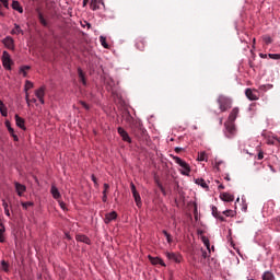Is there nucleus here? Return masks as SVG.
<instances>
[{
	"mask_svg": "<svg viewBox=\"0 0 280 280\" xmlns=\"http://www.w3.org/2000/svg\"><path fill=\"white\" fill-rule=\"evenodd\" d=\"M136 47L138 50L144 51V49H145L144 38H138L136 42Z\"/></svg>",
	"mask_w": 280,
	"mask_h": 280,
	"instance_id": "nucleus-23",
	"label": "nucleus"
},
{
	"mask_svg": "<svg viewBox=\"0 0 280 280\" xmlns=\"http://www.w3.org/2000/svg\"><path fill=\"white\" fill-rule=\"evenodd\" d=\"M266 56H267V55H262V54H260V58H266Z\"/></svg>",
	"mask_w": 280,
	"mask_h": 280,
	"instance_id": "nucleus-64",
	"label": "nucleus"
},
{
	"mask_svg": "<svg viewBox=\"0 0 280 280\" xmlns=\"http://www.w3.org/2000/svg\"><path fill=\"white\" fill-rule=\"evenodd\" d=\"M15 124L18 128H21V130H25V119L19 116V114L15 115Z\"/></svg>",
	"mask_w": 280,
	"mask_h": 280,
	"instance_id": "nucleus-17",
	"label": "nucleus"
},
{
	"mask_svg": "<svg viewBox=\"0 0 280 280\" xmlns=\"http://www.w3.org/2000/svg\"><path fill=\"white\" fill-rule=\"evenodd\" d=\"M78 72H79V78L82 82L83 85H86V80H85V77H84V72L81 68L78 69Z\"/></svg>",
	"mask_w": 280,
	"mask_h": 280,
	"instance_id": "nucleus-33",
	"label": "nucleus"
},
{
	"mask_svg": "<svg viewBox=\"0 0 280 280\" xmlns=\"http://www.w3.org/2000/svg\"><path fill=\"white\" fill-rule=\"evenodd\" d=\"M34 203L33 202H30V201H27V202H22V207H23V209H27L28 207H32Z\"/></svg>",
	"mask_w": 280,
	"mask_h": 280,
	"instance_id": "nucleus-43",
	"label": "nucleus"
},
{
	"mask_svg": "<svg viewBox=\"0 0 280 280\" xmlns=\"http://www.w3.org/2000/svg\"><path fill=\"white\" fill-rule=\"evenodd\" d=\"M38 20L42 26L49 27V16L38 13Z\"/></svg>",
	"mask_w": 280,
	"mask_h": 280,
	"instance_id": "nucleus-11",
	"label": "nucleus"
},
{
	"mask_svg": "<svg viewBox=\"0 0 280 280\" xmlns=\"http://www.w3.org/2000/svg\"><path fill=\"white\" fill-rule=\"evenodd\" d=\"M133 198L136 200V206L141 207L142 206L141 195L138 192V190L133 194Z\"/></svg>",
	"mask_w": 280,
	"mask_h": 280,
	"instance_id": "nucleus-30",
	"label": "nucleus"
},
{
	"mask_svg": "<svg viewBox=\"0 0 280 280\" xmlns=\"http://www.w3.org/2000/svg\"><path fill=\"white\" fill-rule=\"evenodd\" d=\"M2 66L7 71H12V58L10 57V52L4 50L2 52Z\"/></svg>",
	"mask_w": 280,
	"mask_h": 280,
	"instance_id": "nucleus-3",
	"label": "nucleus"
},
{
	"mask_svg": "<svg viewBox=\"0 0 280 280\" xmlns=\"http://www.w3.org/2000/svg\"><path fill=\"white\" fill-rule=\"evenodd\" d=\"M138 128H139L140 130H142L141 125H139ZM142 133H144V130H142Z\"/></svg>",
	"mask_w": 280,
	"mask_h": 280,
	"instance_id": "nucleus-63",
	"label": "nucleus"
},
{
	"mask_svg": "<svg viewBox=\"0 0 280 280\" xmlns=\"http://www.w3.org/2000/svg\"><path fill=\"white\" fill-rule=\"evenodd\" d=\"M0 229H5V224H3V221L0 219Z\"/></svg>",
	"mask_w": 280,
	"mask_h": 280,
	"instance_id": "nucleus-57",
	"label": "nucleus"
},
{
	"mask_svg": "<svg viewBox=\"0 0 280 280\" xmlns=\"http://www.w3.org/2000/svg\"><path fill=\"white\" fill-rule=\"evenodd\" d=\"M173 161L175 162V164L182 167V171H180L182 175L189 176L191 172V167L188 165L187 162L183 161V159L178 156H173Z\"/></svg>",
	"mask_w": 280,
	"mask_h": 280,
	"instance_id": "nucleus-2",
	"label": "nucleus"
},
{
	"mask_svg": "<svg viewBox=\"0 0 280 280\" xmlns=\"http://www.w3.org/2000/svg\"><path fill=\"white\" fill-rule=\"evenodd\" d=\"M245 94L250 102L259 100L258 92L255 90L253 91L250 88L246 89Z\"/></svg>",
	"mask_w": 280,
	"mask_h": 280,
	"instance_id": "nucleus-5",
	"label": "nucleus"
},
{
	"mask_svg": "<svg viewBox=\"0 0 280 280\" xmlns=\"http://www.w3.org/2000/svg\"><path fill=\"white\" fill-rule=\"evenodd\" d=\"M269 58L275 59V60H279L280 59V54L269 52Z\"/></svg>",
	"mask_w": 280,
	"mask_h": 280,
	"instance_id": "nucleus-40",
	"label": "nucleus"
},
{
	"mask_svg": "<svg viewBox=\"0 0 280 280\" xmlns=\"http://www.w3.org/2000/svg\"><path fill=\"white\" fill-rule=\"evenodd\" d=\"M219 125H223V118H219Z\"/></svg>",
	"mask_w": 280,
	"mask_h": 280,
	"instance_id": "nucleus-60",
	"label": "nucleus"
},
{
	"mask_svg": "<svg viewBox=\"0 0 280 280\" xmlns=\"http://www.w3.org/2000/svg\"><path fill=\"white\" fill-rule=\"evenodd\" d=\"M28 69H30V66H22L19 71L20 75H23V78H27Z\"/></svg>",
	"mask_w": 280,
	"mask_h": 280,
	"instance_id": "nucleus-31",
	"label": "nucleus"
},
{
	"mask_svg": "<svg viewBox=\"0 0 280 280\" xmlns=\"http://www.w3.org/2000/svg\"><path fill=\"white\" fill-rule=\"evenodd\" d=\"M182 151H183L182 148H175V152H176V153H179V152H182Z\"/></svg>",
	"mask_w": 280,
	"mask_h": 280,
	"instance_id": "nucleus-58",
	"label": "nucleus"
},
{
	"mask_svg": "<svg viewBox=\"0 0 280 280\" xmlns=\"http://www.w3.org/2000/svg\"><path fill=\"white\" fill-rule=\"evenodd\" d=\"M198 160L199 161H207L208 160V154L206 152L199 153Z\"/></svg>",
	"mask_w": 280,
	"mask_h": 280,
	"instance_id": "nucleus-38",
	"label": "nucleus"
},
{
	"mask_svg": "<svg viewBox=\"0 0 280 280\" xmlns=\"http://www.w3.org/2000/svg\"><path fill=\"white\" fill-rule=\"evenodd\" d=\"M89 1L90 0H83V7H86Z\"/></svg>",
	"mask_w": 280,
	"mask_h": 280,
	"instance_id": "nucleus-59",
	"label": "nucleus"
},
{
	"mask_svg": "<svg viewBox=\"0 0 280 280\" xmlns=\"http://www.w3.org/2000/svg\"><path fill=\"white\" fill-rule=\"evenodd\" d=\"M32 86H34V84L32 83V82H30V81H26V83H25V91L27 92V91H30V89H32ZM26 104L28 105V106H31V103H30V95L26 93Z\"/></svg>",
	"mask_w": 280,
	"mask_h": 280,
	"instance_id": "nucleus-26",
	"label": "nucleus"
},
{
	"mask_svg": "<svg viewBox=\"0 0 280 280\" xmlns=\"http://www.w3.org/2000/svg\"><path fill=\"white\" fill-rule=\"evenodd\" d=\"M220 198L221 200L225 201V202H232L235 200L234 195L229 194V192H222L220 194Z\"/></svg>",
	"mask_w": 280,
	"mask_h": 280,
	"instance_id": "nucleus-13",
	"label": "nucleus"
},
{
	"mask_svg": "<svg viewBox=\"0 0 280 280\" xmlns=\"http://www.w3.org/2000/svg\"><path fill=\"white\" fill-rule=\"evenodd\" d=\"M202 242H203V244L206 245V248H207L209 252H211L209 238L206 237V236H202Z\"/></svg>",
	"mask_w": 280,
	"mask_h": 280,
	"instance_id": "nucleus-37",
	"label": "nucleus"
},
{
	"mask_svg": "<svg viewBox=\"0 0 280 280\" xmlns=\"http://www.w3.org/2000/svg\"><path fill=\"white\" fill-rule=\"evenodd\" d=\"M149 260L152 265H162V267H166L165 261L161 259V257L149 256Z\"/></svg>",
	"mask_w": 280,
	"mask_h": 280,
	"instance_id": "nucleus-14",
	"label": "nucleus"
},
{
	"mask_svg": "<svg viewBox=\"0 0 280 280\" xmlns=\"http://www.w3.org/2000/svg\"><path fill=\"white\" fill-rule=\"evenodd\" d=\"M81 26H82V27L91 28V24L88 23V21H83V23H81Z\"/></svg>",
	"mask_w": 280,
	"mask_h": 280,
	"instance_id": "nucleus-48",
	"label": "nucleus"
},
{
	"mask_svg": "<svg viewBox=\"0 0 280 280\" xmlns=\"http://www.w3.org/2000/svg\"><path fill=\"white\" fill-rule=\"evenodd\" d=\"M0 3H2L3 8L10 10V3L8 2V0H0Z\"/></svg>",
	"mask_w": 280,
	"mask_h": 280,
	"instance_id": "nucleus-41",
	"label": "nucleus"
},
{
	"mask_svg": "<svg viewBox=\"0 0 280 280\" xmlns=\"http://www.w3.org/2000/svg\"><path fill=\"white\" fill-rule=\"evenodd\" d=\"M11 8L19 12L20 14H23V7H21V3L16 0L12 1Z\"/></svg>",
	"mask_w": 280,
	"mask_h": 280,
	"instance_id": "nucleus-21",
	"label": "nucleus"
},
{
	"mask_svg": "<svg viewBox=\"0 0 280 280\" xmlns=\"http://www.w3.org/2000/svg\"><path fill=\"white\" fill-rule=\"evenodd\" d=\"M2 44L7 49H10L11 51H14V38L12 36H7L2 39Z\"/></svg>",
	"mask_w": 280,
	"mask_h": 280,
	"instance_id": "nucleus-4",
	"label": "nucleus"
},
{
	"mask_svg": "<svg viewBox=\"0 0 280 280\" xmlns=\"http://www.w3.org/2000/svg\"><path fill=\"white\" fill-rule=\"evenodd\" d=\"M159 188L161 189V191H162L163 194H165V188H164V186H163L162 184H159Z\"/></svg>",
	"mask_w": 280,
	"mask_h": 280,
	"instance_id": "nucleus-55",
	"label": "nucleus"
},
{
	"mask_svg": "<svg viewBox=\"0 0 280 280\" xmlns=\"http://www.w3.org/2000/svg\"><path fill=\"white\" fill-rule=\"evenodd\" d=\"M162 233L166 237L167 243L172 244V242H173L172 234L167 233L166 230H163Z\"/></svg>",
	"mask_w": 280,
	"mask_h": 280,
	"instance_id": "nucleus-34",
	"label": "nucleus"
},
{
	"mask_svg": "<svg viewBox=\"0 0 280 280\" xmlns=\"http://www.w3.org/2000/svg\"><path fill=\"white\" fill-rule=\"evenodd\" d=\"M80 105L85 108V110H90V105L84 103V101H80Z\"/></svg>",
	"mask_w": 280,
	"mask_h": 280,
	"instance_id": "nucleus-46",
	"label": "nucleus"
},
{
	"mask_svg": "<svg viewBox=\"0 0 280 280\" xmlns=\"http://www.w3.org/2000/svg\"><path fill=\"white\" fill-rule=\"evenodd\" d=\"M2 207L4 209V213H5L7 218H10V208H9L8 201H5V199L2 200Z\"/></svg>",
	"mask_w": 280,
	"mask_h": 280,
	"instance_id": "nucleus-32",
	"label": "nucleus"
},
{
	"mask_svg": "<svg viewBox=\"0 0 280 280\" xmlns=\"http://www.w3.org/2000/svg\"><path fill=\"white\" fill-rule=\"evenodd\" d=\"M77 241L82 242L83 244H86V245H91V238H89L84 234H78L77 235Z\"/></svg>",
	"mask_w": 280,
	"mask_h": 280,
	"instance_id": "nucleus-20",
	"label": "nucleus"
},
{
	"mask_svg": "<svg viewBox=\"0 0 280 280\" xmlns=\"http://www.w3.org/2000/svg\"><path fill=\"white\" fill-rule=\"evenodd\" d=\"M264 158H265V153L262 152V150H259V153L257 155V160L261 161V160H264Z\"/></svg>",
	"mask_w": 280,
	"mask_h": 280,
	"instance_id": "nucleus-45",
	"label": "nucleus"
},
{
	"mask_svg": "<svg viewBox=\"0 0 280 280\" xmlns=\"http://www.w3.org/2000/svg\"><path fill=\"white\" fill-rule=\"evenodd\" d=\"M130 188H131V194H132V196H133V194H136V191H137V188H136L133 182H131Z\"/></svg>",
	"mask_w": 280,
	"mask_h": 280,
	"instance_id": "nucleus-47",
	"label": "nucleus"
},
{
	"mask_svg": "<svg viewBox=\"0 0 280 280\" xmlns=\"http://www.w3.org/2000/svg\"><path fill=\"white\" fill-rule=\"evenodd\" d=\"M4 126L9 130L11 137H13V140L19 141V136H16V133H14V128H12V125L10 124V120H5Z\"/></svg>",
	"mask_w": 280,
	"mask_h": 280,
	"instance_id": "nucleus-10",
	"label": "nucleus"
},
{
	"mask_svg": "<svg viewBox=\"0 0 280 280\" xmlns=\"http://www.w3.org/2000/svg\"><path fill=\"white\" fill-rule=\"evenodd\" d=\"M195 183L197 185H200L203 189H209V185L202 177H198L197 179H195Z\"/></svg>",
	"mask_w": 280,
	"mask_h": 280,
	"instance_id": "nucleus-25",
	"label": "nucleus"
},
{
	"mask_svg": "<svg viewBox=\"0 0 280 280\" xmlns=\"http://www.w3.org/2000/svg\"><path fill=\"white\" fill-rule=\"evenodd\" d=\"M109 188H110V186L108 184H104V191H105V194H107Z\"/></svg>",
	"mask_w": 280,
	"mask_h": 280,
	"instance_id": "nucleus-51",
	"label": "nucleus"
},
{
	"mask_svg": "<svg viewBox=\"0 0 280 280\" xmlns=\"http://www.w3.org/2000/svg\"><path fill=\"white\" fill-rule=\"evenodd\" d=\"M262 280H276V277L272 272H269V270H267L262 273Z\"/></svg>",
	"mask_w": 280,
	"mask_h": 280,
	"instance_id": "nucleus-28",
	"label": "nucleus"
},
{
	"mask_svg": "<svg viewBox=\"0 0 280 280\" xmlns=\"http://www.w3.org/2000/svg\"><path fill=\"white\" fill-rule=\"evenodd\" d=\"M116 219H117L116 211L108 212V214L105 215V223L108 224V223L113 222V220H116Z\"/></svg>",
	"mask_w": 280,
	"mask_h": 280,
	"instance_id": "nucleus-18",
	"label": "nucleus"
},
{
	"mask_svg": "<svg viewBox=\"0 0 280 280\" xmlns=\"http://www.w3.org/2000/svg\"><path fill=\"white\" fill-rule=\"evenodd\" d=\"M12 35L19 36V34H23V30L19 24H14L13 30L11 31Z\"/></svg>",
	"mask_w": 280,
	"mask_h": 280,
	"instance_id": "nucleus-27",
	"label": "nucleus"
},
{
	"mask_svg": "<svg viewBox=\"0 0 280 280\" xmlns=\"http://www.w3.org/2000/svg\"><path fill=\"white\" fill-rule=\"evenodd\" d=\"M100 42H101L102 46L105 47V49H108L109 46H108L106 37L101 36Z\"/></svg>",
	"mask_w": 280,
	"mask_h": 280,
	"instance_id": "nucleus-36",
	"label": "nucleus"
},
{
	"mask_svg": "<svg viewBox=\"0 0 280 280\" xmlns=\"http://www.w3.org/2000/svg\"><path fill=\"white\" fill-rule=\"evenodd\" d=\"M238 113H240V108L238 107H235V108L232 109V112L230 113V117H229L231 122L235 124V120L238 117Z\"/></svg>",
	"mask_w": 280,
	"mask_h": 280,
	"instance_id": "nucleus-16",
	"label": "nucleus"
},
{
	"mask_svg": "<svg viewBox=\"0 0 280 280\" xmlns=\"http://www.w3.org/2000/svg\"><path fill=\"white\" fill-rule=\"evenodd\" d=\"M25 189H26L25 185L20 184L19 182H15V191L18 196L20 197L23 196V194H25Z\"/></svg>",
	"mask_w": 280,
	"mask_h": 280,
	"instance_id": "nucleus-15",
	"label": "nucleus"
},
{
	"mask_svg": "<svg viewBox=\"0 0 280 280\" xmlns=\"http://www.w3.org/2000/svg\"><path fill=\"white\" fill-rule=\"evenodd\" d=\"M58 203H59V206L61 207L62 210H66L65 201H61V199H59Z\"/></svg>",
	"mask_w": 280,
	"mask_h": 280,
	"instance_id": "nucleus-49",
	"label": "nucleus"
},
{
	"mask_svg": "<svg viewBox=\"0 0 280 280\" xmlns=\"http://www.w3.org/2000/svg\"><path fill=\"white\" fill-rule=\"evenodd\" d=\"M262 40L266 43V45H270V43H272V39H271L270 36H265V37L262 38Z\"/></svg>",
	"mask_w": 280,
	"mask_h": 280,
	"instance_id": "nucleus-42",
	"label": "nucleus"
},
{
	"mask_svg": "<svg viewBox=\"0 0 280 280\" xmlns=\"http://www.w3.org/2000/svg\"><path fill=\"white\" fill-rule=\"evenodd\" d=\"M212 215L213 218L219 219L221 222H225V217L219 214L218 207L215 206H212Z\"/></svg>",
	"mask_w": 280,
	"mask_h": 280,
	"instance_id": "nucleus-22",
	"label": "nucleus"
},
{
	"mask_svg": "<svg viewBox=\"0 0 280 280\" xmlns=\"http://www.w3.org/2000/svg\"><path fill=\"white\" fill-rule=\"evenodd\" d=\"M225 188V186L224 185H219V189H224Z\"/></svg>",
	"mask_w": 280,
	"mask_h": 280,
	"instance_id": "nucleus-61",
	"label": "nucleus"
},
{
	"mask_svg": "<svg viewBox=\"0 0 280 280\" xmlns=\"http://www.w3.org/2000/svg\"><path fill=\"white\" fill-rule=\"evenodd\" d=\"M267 143L278 147V144L280 143V140L278 139V137H269L267 139Z\"/></svg>",
	"mask_w": 280,
	"mask_h": 280,
	"instance_id": "nucleus-29",
	"label": "nucleus"
},
{
	"mask_svg": "<svg viewBox=\"0 0 280 280\" xmlns=\"http://www.w3.org/2000/svg\"><path fill=\"white\" fill-rule=\"evenodd\" d=\"M90 7L93 11H96L102 9V7H105V4L103 0H92Z\"/></svg>",
	"mask_w": 280,
	"mask_h": 280,
	"instance_id": "nucleus-8",
	"label": "nucleus"
},
{
	"mask_svg": "<svg viewBox=\"0 0 280 280\" xmlns=\"http://www.w3.org/2000/svg\"><path fill=\"white\" fill-rule=\"evenodd\" d=\"M1 266H2V269L4 270V272H8V262H5V260L1 261Z\"/></svg>",
	"mask_w": 280,
	"mask_h": 280,
	"instance_id": "nucleus-44",
	"label": "nucleus"
},
{
	"mask_svg": "<svg viewBox=\"0 0 280 280\" xmlns=\"http://www.w3.org/2000/svg\"><path fill=\"white\" fill-rule=\"evenodd\" d=\"M0 115L2 117H8V107L3 104V101L0 100Z\"/></svg>",
	"mask_w": 280,
	"mask_h": 280,
	"instance_id": "nucleus-24",
	"label": "nucleus"
},
{
	"mask_svg": "<svg viewBox=\"0 0 280 280\" xmlns=\"http://www.w3.org/2000/svg\"><path fill=\"white\" fill-rule=\"evenodd\" d=\"M223 214L226 215V218H233L235 212L233 210H225L223 211Z\"/></svg>",
	"mask_w": 280,
	"mask_h": 280,
	"instance_id": "nucleus-39",
	"label": "nucleus"
},
{
	"mask_svg": "<svg viewBox=\"0 0 280 280\" xmlns=\"http://www.w3.org/2000/svg\"><path fill=\"white\" fill-rule=\"evenodd\" d=\"M118 135L121 136L124 142L131 143V137L128 135V131H126L125 128L118 127Z\"/></svg>",
	"mask_w": 280,
	"mask_h": 280,
	"instance_id": "nucleus-6",
	"label": "nucleus"
},
{
	"mask_svg": "<svg viewBox=\"0 0 280 280\" xmlns=\"http://www.w3.org/2000/svg\"><path fill=\"white\" fill-rule=\"evenodd\" d=\"M224 179L231 180V177H230L229 175H226V176L224 177Z\"/></svg>",
	"mask_w": 280,
	"mask_h": 280,
	"instance_id": "nucleus-62",
	"label": "nucleus"
},
{
	"mask_svg": "<svg viewBox=\"0 0 280 280\" xmlns=\"http://www.w3.org/2000/svg\"><path fill=\"white\" fill-rule=\"evenodd\" d=\"M165 256L167 259L173 260L174 262H182V256L177 255V253H171V252H166Z\"/></svg>",
	"mask_w": 280,
	"mask_h": 280,
	"instance_id": "nucleus-7",
	"label": "nucleus"
},
{
	"mask_svg": "<svg viewBox=\"0 0 280 280\" xmlns=\"http://www.w3.org/2000/svg\"><path fill=\"white\" fill-rule=\"evenodd\" d=\"M0 16H5V13L3 12L1 4H0Z\"/></svg>",
	"mask_w": 280,
	"mask_h": 280,
	"instance_id": "nucleus-56",
	"label": "nucleus"
},
{
	"mask_svg": "<svg viewBox=\"0 0 280 280\" xmlns=\"http://www.w3.org/2000/svg\"><path fill=\"white\" fill-rule=\"evenodd\" d=\"M50 192H51V196L54 197V199L59 202L60 199H61V194H60V190L57 188L56 185H51Z\"/></svg>",
	"mask_w": 280,
	"mask_h": 280,
	"instance_id": "nucleus-9",
	"label": "nucleus"
},
{
	"mask_svg": "<svg viewBox=\"0 0 280 280\" xmlns=\"http://www.w3.org/2000/svg\"><path fill=\"white\" fill-rule=\"evenodd\" d=\"M159 188L161 189V191H162L163 194H165V188H164V186H163L162 184H159Z\"/></svg>",
	"mask_w": 280,
	"mask_h": 280,
	"instance_id": "nucleus-54",
	"label": "nucleus"
},
{
	"mask_svg": "<svg viewBox=\"0 0 280 280\" xmlns=\"http://www.w3.org/2000/svg\"><path fill=\"white\" fill-rule=\"evenodd\" d=\"M209 257V255H208V252L207 250H202V258H208Z\"/></svg>",
	"mask_w": 280,
	"mask_h": 280,
	"instance_id": "nucleus-52",
	"label": "nucleus"
},
{
	"mask_svg": "<svg viewBox=\"0 0 280 280\" xmlns=\"http://www.w3.org/2000/svg\"><path fill=\"white\" fill-rule=\"evenodd\" d=\"M225 130L233 136L235 133V122L230 121V119H228V121L225 122Z\"/></svg>",
	"mask_w": 280,
	"mask_h": 280,
	"instance_id": "nucleus-12",
	"label": "nucleus"
},
{
	"mask_svg": "<svg viewBox=\"0 0 280 280\" xmlns=\"http://www.w3.org/2000/svg\"><path fill=\"white\" fill-rule=\"evenodd\" d=\"M217 103L219 104V109L222 113L228 112L230 108H232V100L229 98V96L225 95H219Z\"/></svg>",
	"mask_w": 280,
	"mask_h": 280,
	"instance_id": "nucleus-1",
	"label": "nucleus"
},
{
	"mask_svg": "<svg viewBox=\"0 0 280 280\" xmlns=\"http://www.w3.org/2000/svg\"><path fill=\"white\" fill-rule=\"evenodd\" d=\"M92 180H93V183H94L95 185H98V184H97V177H96L95 175H92Z\"/></svg>",
	"mask_w": 280,
	"mask_h": 280,
	"instance_id": "nucleus-53",
	"label": "nucleus"
},
{
	"mask_svg": "<svg viewBox=\"0 0 280 280\" xmlns=\"http://www.w3.org/2000/svg\"><path fill=\"white\" fill-rule=\"evenodd\" d=\"M0 242L1 244L5 242V228L0 229Z\"/></svg>",
	"mask_w": 280,
	"mask_h": 280,
	"instance_id": "nucleus-35",
	"label": "nucleus"
},
{
	"mask_svg": "<svg viewBox=\"0 0 280 280\" xmlns=\"http://www.w3.org/2000/svg\"><path fill=\"white\" fill-rule=\"evenodd\" d=\"M107 199H108V197H107L106 190H103V198H102V200H103L104 202H106Z\"/></svg>",
	"mask_w": 280,
	"mask_h": 280,
	"instance_id": "nucleus-50",
	"label": "nucleus"
},
{
	"mask_svg": "<svg viewBox=\"0 0 280 280\" xmlns=\"http://www.w3.org/2000/svg\"><path fill=\"white\" fill-rule=\"evenodd\" d=\"M45 86L39 88L36 92V97L39 103L44 104Z\"/></svg>",
	"mask_w": 280,
	"mask_h": 280,
	"instance_id": "nucleus-19",
	"label": "nucleus"
}]
</instances>
